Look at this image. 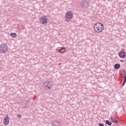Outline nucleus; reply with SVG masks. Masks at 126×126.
<instances>
[{
  "mask_svg": "<svg viewBox=\"0 0 126 126\" xmlns=\"http://www.w3.org/2000/svg\"><path fill=\"white\" fill-rule=\"evenodd\" d=\"M126 77H125L124 82L122 84V86H125V84H126Z\"/></svg>",
  "mask_w": 126,
  "mask_h": 126,
  "instance_id": "17",
  "label": "nucleus"
},
{
  "mask_svg": "<svg viewBox=\"0 0 126 126\" xmlns=\"http://www.w3.org/2000/svg\"><path fill=\"white\" fill-rule=\"evenodd\" d=\"M98 126H105V125H104V124H103L102 123H99Z\"/></svg>",
  "mask_w": 126,
  "mask_h": 126,
  "instance_id": "19",
  "label": "nucleus"
},
{
  "mask_svg": "<svg viewBox=\"0 0 126 126\" xmlns=\"http://www.w3.org/2000/svg\"><path fill=\"white\" fill-rule=\"evenodd\" d=\"M9 124V117L8 115H6L3 119V124L4 126H7Z\"/></svg>",
  "mask_w": 126,
  "mask_h": 126,
  "instance_id": "5",
  "label": "nucleus"
},
{
  "mask_svg": "<svg viewBox=\"0 0 126 126\" xmlns=\"http://www.w3.org/2000/svg\"><path fill=\"white\" fill-rule=\"evenodd\" d=\"M121 67V65L119 63H116L114 65V68L115 69H119Z\"/></svg>",
  "mask_w": 126,
  "mask_h": 126,
  "instance_id": "12",
  "label": "nucleus"
},
{
  "mask_svg": "<svg viewBox=\"0 0 126 126\" xmlns=\"http://www.w3.org/2000/svg\"><path fill=\"white\" fill-rule=\"evenodd\" d=\"M17 118H19V119H21V114H18Z\"/></svg>",
  "mask_w": 126,
  "mask_h": 126,
  "instance_id": "18",
  "label": "nucleus"
},
{
  "mask_svg": "<svg viewBox=\"0 0 126 126\" xmlns=\"http://www.w3.org/2000/svg\"><path fill=\"white\" fill-rule=\"evenodd\" d=\"M52 126H60V122L55 120L52 123Z\"/></svg>",
  "mask_w": 126,
  "mask_h": 126,
  "instance_id": "10",
  "label": "nucleus"
},
{
  "mask_svg": "<svg viewBox=\"0 0 126 126\" xmlns=\"http://www.w3.org/2000/svg\"><path fill=\"white\" fill-rule=\"evenodd\" d=\"M120 62L121 63H125V60H120Z\"/></svg>",
  "mask_w": 126,
  "mask_h": 126,
  "instance_id": "20",
  "label": "nucleus"
},
{
  "mask_svg": "<svg viewBox=\"0 0 126 126\" xmlns=\"http://www.w3.org/2000/svg\"><path fill=\"white\" fill-rule=\"evenodd\" d=\"M94 30L97 33H101L104 30V25L100 23H96L94 26Z\"/></svg>",
  "mask_w": 126,
  "mask_h": 126,
  "instance_id": "1",
  "label": "nucleus"
},
{
  "mask_svg": "<svg viewBox=\"0 0 126 126\" xmlns=\"http://www.w3.org/2000/svg\"><path fill=\"white\" fill-rule=\"evenodd\" d=\"M40 23L43 25L47 24V23H48V19L44 16L41 18Z\"/></svg>",
  "mask_w": 126,
  "mask_h": 126,
  "instance_id": "6",
  "label": "nucleus"
},
{
  "mask_svg": "<svg viewBox=\"0 0 126 126\" xmlns=\"http://www.w3.org/2000/svg\"><path fill=\"white\" fill-rule=\"evenodd\" d=\"M22 104L24 108H27L28 107V100H24L22 102Z\"/></svg>",
  "mask_w": 126,
  "mask_h": 126,
  "instance_id": "9",
  "label": "nucleus"
},
{
  "mask_svg": "<svg viewBox=\"0 0 126 126\" xmlns=\"http://www.w3.org/2000/svg\"><path fill=\"white\" fill-rule=\"evenodd\" d=\"M119 57L121 59H126V52L124 51H121L119 53Z\"/></svg>",
  "mask_w": 126,
  "mask_h": 126,
  "instance_id": "8",
  "label": "nucleus"
},
{
  "mask_svg": "<svg viewBox=\"0 0 126 126\" xmlns=\"http://www.w3.org/2000/svg\"><path fill=\"white\" fill-rule=\"evenodd\" d=\"M81 6L83 8H88L89 7V2L87 0H83L81 3Z\"/></svg>",
  "mask_w": 126,
  "mask_h": 126,
  "instance_id": "3",
  "label": "nucleus"
},
{
  "mask_svg": "<svg viewBox=\"0 0 126 126\" xmlns=\"http://www.w3.org/2000/svg\"><path fill=\"white\" fill-rule=\"evenodd\" d=\"M122 74H123L125 79V77H126V71H125V70H123V72H122Z\"/></svg>",
  "mask_w": 126,
  "mask_h": 126,
  "instance_id": "16",
  "label": "nucleus"
},
{
  "mask_svg": "<svg viewBox=\"0 0 126 126\" xmlns=\"http://www.w3.org/2000/svg\"><path fill=\"white\" fill-rule=\"evenodd\" d=\"M44 87H46L48 89H50L52 88V86L51 85V81H46L44 83Z\"/></svg>",
  "mask_w": 126,
  "mask_h": 126,
  "instance_id": "7",
  "label": "nucleus"
},
{
  "mask_svg": "<svg viewBox=\"0 0 126 126\" xmlns=\"http://www.w3.org/2000/svg\"><path fill=\"white\" fill-rule=\"evenodd\" d=\"M59 53H61V54H64V53H65V48L61 47V49L59 50Z\"/></svg>",
  "mask_w": 126,
  "mask_h": 126,
  "instance_id": "11",
  "label": "nucleus"
},
{
  "mask_svg": "<svg viewBox=\"0 0 126 126\" xmlns=\"http://www.w3.org/2000/svg\"><path fill=\"white\" fill-rule=\"evenodd\" d=\"M7 51H8V48L6 44L2 43L0 45V53L1 54H5Z\"/></svg>",
  "mask_w": 126,
  "mask_h": 126,
  "instance_id": "2",
  "label": "nucleus"
},
{
  "mask_svg": "<svg viewBox=\"0 0 126 126\" xmlns=\"http://www.w3.org/2000/svg\"><path fill=\"white\" fill-rule=\"evenodd\" d=\"M10 35L13 38H15V37H16V33L13 32L10 33Z\"/></svg>",
  "mask_w": 126,
  "mask_h": 126,
  "instance_id": "15",
  "label": "nucleus"
},
{
  "mask_svg": "<svg viewBox=\"0 0 126 126\" xmlns=\"http://www.w3.org/2000/svg\"><path fill=\"white\" fill-rule=\"evenodd\" d=\"M73 17V13L71 11L67 12L65 15V18L67 19H71Z\"/></svg>",
  "mask_w": 126,
  "mask_h": 126,
  "instance_id": "4",
  "label": "nucleus"
},
{
  "mask_svg": "<svg viewBox=\"0 0 126 126\" xmlns=\"http://www.w3.org/2000/svg\"><path fill=\"white\" fill-rule=\"evenodd\" d=\"M66 21H67V22H68V21H67V20L66 19Z\"/></svg>",
  "mask_w": 126,
  "mask_h": 126,
  "instance_id": "21",
  "label": "nucleus"
},
{
  "mask_svg": "<svg viewBox=\"0 0 126 126\" xmlns=\"http://www.w3.org/2000/svg\"><path fill=\"white\" fill-rule=\"evenodd\" d=\"M111 120L112 123H114V124H118V120L116 119H113L112 117H111Z\"/></svg>",
  "mask_w": 126,
  "mask_h": 126,
  "instance_id": "13",
  "label": "nucleus"
},
{
  "mask_svg": "<svg viewBox=\"0 0 126 126\" xmlns=\"http://www.w3.org/2000/svg\"><path fill=\"white\" fill-rule=\"evenodd\" d=\"M105 124L106 125H107L108 126H112V123L110 121H109V120H106L105 121Z\"/></svg>",
  "mask_w": 126,
  "mask_h": 126,
  "instance_id": "14",
  "label": "nucleus"
}]
</instances>
